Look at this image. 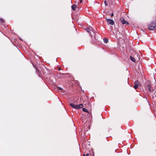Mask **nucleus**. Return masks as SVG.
Masks as SVG:
<instances>
[{
    "label": "nucleus",
    "mask_w": 156,
    "mask_h": 156,
    "mask_svg": "<svg viewBox=\"0 0 156 156\" xmlns=\"http://www.w3.org/2000/svg\"><path fill=\"white\" fill-rule=\"evenodd\" d=\"M94 37V36H93L92 37ZM94 38H96V37H95V36H94Z\"/></svg>",
    "instance_id": "obj_19"
},
{
    "label": "nucleus",
    "mask_w": 156,
    "mask_h": 156,
    "mask_svg": "<svg viewBox=\"0 0 156 156\" xmlns=\"http://www.w3.org/2000/svg\"><path fill=\"white\" fill-rule=\"evenodd\" d=\"M107 22L110 24L113 25L114 24V22L113 20L110 19H108L107 20Z\"/></svg>",
    "instance_id": "obj_6"
},
{
    "label": "nucleus",
    "mask_w": 156,
    "mask_h": 156,
    "mask_svg": "<svg viewBox=\"0 0 156 156\" xmlns=\"http://www.w3.org/2000/svg\"><path fill=\"white\" fill-rule=\"evenodd\" d=\"M130 59H131V61H133V62H135V58L133 57H132L131 56H130Z\"/></svg>",
    "instance_id": "obj_10"
},
{
    "label": "nucleus",
    "mask_w": 156,
    "mask_h": 156,
    "mask_svg": "<svg viewBox=\"0 0 156 156\" xmlns=\"http://www.w3.org/2000/svg\"><path fill=\"white\" fill-rule=\"evenodd\" d=\"M104 3H105V5H107V3L105 1Z\"/></svg>",
    "instance_id": "obj_16"
},
{
    "label": "nucleus",
    "mask_w": 156,
    "mask_h": 156,
    "mask_svg": "<svg viewBox=\"0 0 156 156\" xmlns=\"http://www.w3.org/2000/svg\"><path fill=\"white\" fill-rule=\"evenodd\" d=\"M152 98H153L154 97H156V90L154 91V92L153 94L152 95Z\"/></svg>",
    "instance_id": "obj_9"
},
{
    "label": "nucleus",
    "mask_w": 156,
    "mask_h": 156,
    "mask_svg": "<svg viewBox=\"0 0 156 156\" xmlns=\"http://www.w3.org/2000/svg\"><path fill=\"white\" fill-rule=\"evenodd\" d=\"M69 105L71 107L76 109H79L80 108H81L83 107V105L82 104H80L79 105H76L73 103H70Z\"/></svg>",
    "instance_id": "obj_3"
},
{
    "label": "nucleus",
    "mask_w": 156,
    "mask_h": 156,
    "mask_svg": "<svg viewBox=\"0 0 156 156\" xmlns=\"http://www.w3.org/2000/svg\"><path fill=\"white\" fill-rule=\"evenodd\" d=\"M83 1V0H80V3H81Z\"/></svg>",
    "instance_id": "obj_17"
},
{
    "label": "nucleus",
    "mask_w": 156,
    "mask_h": 156,
    "mask_svg": "<svg viewBox=\"0 0 156 156\" xmlns=\"http://www.w3.org/2000/svg\"><path fill=\"white\" fill-rule=\"evenodd\" d=\"M113 13H112L111 14V16H113Z\"/></svg>",
    "instance_id": "obj_18"
},
{
    "label": "nucleus",
    "mask_w": 156,
    "mask_h": 156,
    "mask_svg": "<svg viewBox=\"0 0 156 156\" xmlns=\"http://www.w3.org/2000/svg\"><path fill=\"white\" fill-rule=\"evenodd\" d=\"M120 20L123 25L126 24L128 25L129 24V23L123 18H120Z\"/></svg>",
    "instance_id": "obj_4"
},
{
    "label": "nucleus",
    "mask_w": 156,
    "mask_h": 156,
    "mask_svg": "<svg viewBox=\"0 0 156 156\" xmlns=\"http://www.w3.org/2000/svg\"><path fill=\"white\" fill-rule=\"evenodd\" d=\"M76 5L73 4L71 6V8L73 10H75L76 8Z\"/></svg>",
    "instance_id": "obj_7"
},
{
    "label": "nucleus",
    "mask_w": 156,
    "mask_h": 156,
    "mask_svg": "<svg viewBox=\"0 0 156 156\" xmlns=\"http://www.w3.org/2000/svg\"><path fill=\"white\" fill-rule=\"evenodd\" d=\"M82 110L84 112L87 113H88V111L85 108H83L82 109Z\"/></svg>",
    "instance_id": "obj_11"
},
{
    "label": "nucleus",
    "mask_w": 156,
    "mask_h": 156,
    "mask_svg": "<svg viewBox=\"0 0 156 156\" xmlns=\"http://www.w3.org/2000/svg\"><path fill=\"white\" fill-rule=\"evenodd\" d=\"M58 90H62V88H60V87H59L58 88Z\"/></svg>",
    "instance_id": "obj_14"
},
{
    "label": "nucleus",
    "mask_w": 156,
    "mask_h": 156,
    "mask_svg": "<svg viewBox=\"0 0 156 156\" xmlns=\"http://www.w3.org/2000/svg\"><path fill=\"white\" fill-rule=\"evenodd\" d=\"M0 21L1 22H2V23H4V20H3V19H0Z\"/></svg>",
    "instance_id": "obj_13"
},
{
    "label": "nucleus",
    "mask_w": 156,
    "mask_h": 156,
    "mask_svg": "<svg viewBox=\"0 0 156 156\" xmlns=\"http://www.w3.org/2000/svg\"><path fill=\"white\" fill-rule=\"evenodd\" d=\"M92 29L93 28L91 27H90L86 29V30L90 34L92 37L93 36H94V35H95V33L94 31L92 30Z\"/></svg>",
    "instance_id": "obj_2"
},
{
    "label": "nucleus",
    "mask_w": 156,
    "mask_h": 156,
    "mask_svg": "<svg viewBox=\"0 0 156 156\" xmlns=\"http://www.w3.org/2000/svg\"><path fill=\"white\" fill-rule=\"evenodd\" d=\"M147 87H148V88L149 89V92H150L151 93V92L152 91L151 90V86H150V85L148 84L147 85Z\"/></svg>",
    "instance_id": "obj_8"
},
{
    "label": "nucleus",
    "mask_w": 156,
    "mask_h": 156,
    "mask_svg": "<svg viewBox=\"0 0 156 156\" xmlns=\"http://www.w3.org/2000/svg\"><path fill=\"white\" fill-rule=\"evenodd\" d=\"M134 83L135 85L133 87L135 89H136L138 87L139 85V82L137 80H136L134 82Z\"/></svg>",
    "instance_id": "obj_5"
},
{
    "label": "nucleus",
    "mask_w": 156,
    "mask_h": 156,
    "mask_svg": "<svg viewBox=\"0 0 156 156\" xmlns=\"http://www.w3.org/2000/svg\"><path fill=\"white\" fill-rule=\"evenodd\" d=\"M89 154L87 153V154L85 155V154H83V156H89Z\"/></svg>",
    "instance_id": "obj_15"
},
{
    "label": "nucleus",
    "mask_w": 156,
    "mask_h": 156,
    "mask_svg": "<svg viewBox=\"0 0 156 156\" xmlns=\"http://www.w3.org/2000/svg\"><path fill=\"white\" fill-rule=\"evenodd\" d=\"M149 29L151 30H156V23L155 22L151 23L148 26Z\"/></svg>",
    "instance_id": "obj_1"
},
{
    "label": "nucleus",
    "mask_w": 156,
    "mask_h": 156,
    "mask_svg": "<svg viewBox=\"0 0 156 156\" xmlns=\"http://www.w3.org/2000/svg\"><path fill=\"white\" fill-rule=\"evenodd\" d=\"M103 40H104V43H107L108 41V39H106V38H104Z\"/></svg>",
    "instance_id": "obj_12"
}]
</instances>
